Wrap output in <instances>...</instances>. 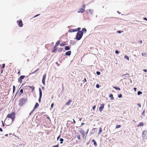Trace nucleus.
<instances>
[{
	"label": "nucleus",
	"instance_id": "f257e3e1",
	"mask_svg": "<svg viewBox=\"0 0 147 147\" xmlns=\"http://www.w3.org/2000/svg\"><path fill=\"white\" fill-rule=\"evenodd\" d=\"M15 113L14 112H12L11 114H8L7 116V117L8 118H10L11 119L12 121H13L15 118Z\"/></svg>",
	"mask_w": 147,
	"mask_h": 147
},
{
	"label": "nucleus",
	"instance_id": "f03ea898",
	"mask_svg": "<svg viewBox=\"0 0 147 147\" xmlns=\"http://www.w3.org/2000/svg\"><path fill=\"white\" fill-rule=\"evenodd\" d=\"M27 100V98L24 99L23 98H22L19 101V106L20 107L22 106L25 103Z\"/></svg>",
	"mask_w": 147,
	"mask_h": 147
},
{
	"label": "nucleus",
	"instance_id": "7ed1b4c3",
	"mask_svg": "<svg viewBox=\"0 0 147 147\" xmlns=\"http://www.w3.org/2000/svg\"><path fill=\"white\" fill-rule=\"evenodd\" d=\"M83 35V32L81 31H78L77 33L76 39L78 40H80Z\"/></svg>",
	"mask_w": 147,
	"mask_h": 147
},
{
	"label": "nucleus",
	"instance_id": "20e7f679",
	"mask_svg": "<svg viewBox=\"0 0 147 147\" xmlns=\"http://www.w3.org/2000/svg\"><path fill=\"white\" fill-rule=\"evenodd\" d=\"M4 121L6 125H9L12 123L13 121H12V120L11 121L9 119H7L6 118L5 120Z\"/></svg>",
	"mask_w": 147,
	"mask_h": 147
},
{
	"label": "nucleus",
	"instance_id": "39448f33",
	"mask_svg": "<svg viewBox=\"0 0 147 147\" xmlns=\"http://www.w3.org/2000/svg\"><path fill=\"white\" fill-rule=\"evenodd\" d=\"M85 5H84L82 6V8H80L79 9V11H78V13H82L84 12V9L85 8Z\"/></svg>",
	"mask_w": 147,
	"mask_h": 147
},
{
	"label": "nucleus",
	"instance_id": "423d86ee",
	"mask_svg": "<svg viewBox=\"0 0 147 147\" xmlns=\"http://www.w3.org/2000/svg\"><path fill=\"white\" fill-rule=\"evenodd\" d=\"M80 133L82 136V137L84 138H86V136H85V132L83 131V130L82 129H81L80 130Z\"/></svg>",
	"mask_w": 147,
	"mask_h": 147
},
{
	"label": "nucleus",
	"instance_id": "0eeeda50",
	"mask_svg": "<svg viewBox=\"0 0 147 147\" xmlns=\"http://www.w3.org/2000/svg\"><path fill=\"white\" fill-rule=\"evenodd\" d=\"M39 97L38 99V101L39 102H40V100L42 97V92L40 88H39Z\"/></svg>",
	"mask_w": 147,
	"mask_h": 147
},
{
	"label": "nucleus",
	"instance_id": "6e6552de",
	"mask_svg": "<svg viewBox=\"0 0 147 147\" xmlns=\"http://www.w3.org/2000/svg\"><path fill=\"white\" fill-rule=\"evenodd\" d=\"M17 23L18 24V25L20 27H22L23 26V24L22 20L18 21Z\"/></svg>",
	"mask_w": 147,
	"mask_h": 147
},
{
	"label": "nucleus",
	"instance_id": "1a4fd4ad",
	"mask_svg": "<svg viewBox=\"0 0 147 147\" xmlns=\"http://www.w3.org/2000/svg\"><path fill=\"white\" fill-rule=\"evenodd\" d=\"M46 75L45 74L43 76V78L42 80V82L43 84L45 85V80L46 78Z\"/></svg>",
	"mask_w": 147,
	"mask_h": 147
},
{
	"label": "nucleus",
	"instance_id": "9d476101",
	"mask_svg": "<svg viewBox=\"0 0 147 147\" xmlns=\"http://www.w3.org/2000/svg\"><path fill=\"white\" fill-rule=\"evenodd\" d=\"M104 104H103L100 105V107L99 108V111L100 112L102 111L103 109L104 108Z\"/></svg>",
	"mask_w": 147,
	"mask_h": 147
},
{
	"label": "nucleus",
	"instance_id": "9b49d317",
	"mask_svg": "<svg viewBox=\"0 0 147 147\" xmlns=\"http://www.w3.org/2000/svg\"><path fill=\"white\" fill-rule=\"evenodd\" d=\"M72 100L71 99H69L68 101L66 103L65 105H66L69 106L70 105L71 103L72 102Z\"/></svg>",
	"mask_w": 147,
	"mask_h": 147
},
{
	"label": "nucleus",
	"instance_id": "f8f14e48",
	"mask_svg": "<svg viewBox=\"0 0 147 147\" xmlns=\"http://www.w3.org/2000/svg\"><path fill=\"white\" fill-rule=\"evenodd\" d=\"M39 106V104L38 103H36L35 105L33 108L34 110H35L36 108H38Z\"/></svg>",
	"mask_w": 147,
	"mask_h": 147
},
{
	"label": "nucleus",
	"instance_id": "ddd939ff",
	"mask_svg": "<svg viewBox=\"0 0 147 147\" xmlns=\"http://www.w3.org/2000/svg\"><path fill=\"white\" fill-rule=\"evenodd\" d=\"M77 32V30H76L75 29H69L68 31V32Z\"/></svg>",
	"mask_w": 147,
	"mask_h": 147
},
{
	"label": "nucleus",
	"instance_id": "4468645a",
	"mask_svg": "<svg viewBox=\"0 0 147 147\" xmlns=\"http://www.w3.org/2000/svg\"><path fill=\"white\" fill-rule=\"evenodd\" d=\"M71 51H68L67 52L65 53V55H66L69 56L71 54Z\"/></svg>",
	"mask_w": 147,
	"mask_h": 147
},
{
	"label": "nucleus",
	"instance_id": "2eb2a0df",
	"mask_svg": "<svg viewBox=\"0 0 147 147\" xmlns=\"http://www.w3.org/2000/svg\"><path fill=\"white\" fill-rule=\"evenodd\" d=\"M86 12L88 14H92V10L90 9H88L86 10Z\"/></svg>",
	"mask_w": 147,
	"mask_h": 147
},
{
	"label": "nucleus",
	"instance_id": "dca6fc26",
	"mask_svg": "<svg viewBox=\"0 0 147 147\" xmlns=\"http://www.w3.org/2000/svg\"><path fill=\"white\" fill-rule=\"evenodd\" d=\"M142 134L144 136V137L147 134V131L146 130H145L143 131Z\"/></svg>",
	"mask_w": 147,
	"mask_h": 147
},
{
	"label": "nucleus",
	"instance_id": "f3484780",
	"mask_svg": "<svg viewBox=\"0 0 147 147\" xmlns=\"http://www.w3.org/2000/svg\"><path fill=\"white\" fill-rule=\"evenodd\" d=\"M109 96L111 98V100H113L114 98V97H113V96L112 94H109Z\"/></svg>",
	"mask_w": 147,
	"mask_h": 147
},
{
	"label": "nucleus",
	"instance_id": "a211bd4d",
	"mask_svg": "<svg viewBox=\"0 0 147 147\" xmlns=\"http://www.w3.org/2000/svg\"><path fill=\"white\" fill-rule=\"evenodd\" d=\"M60 40H59L57 41V42L55 44V47H57V46L60 44Z\"/></svg>",
	"mask_w": 147,
	"mask_h": 147
},
{
	"label": "nucleus",
	"instance_id": "6ab92c4d",
	"mask_svg": "<svg viewBox=\"0 0 147 147\" xmlns=\"http://www.w3.org/2000/svg\"><path fill=\"white\" fill-rule=\"evenodd\" d=\"M92 142H93L94 144V146L95 147L97 146V144L96 142L95 141L94 139H93L92 140Z\"/></svg>",
	"mask_w": 147,
	"mask_h": 147
},
{
	"label": "nucleus",
	"instance_id": "aec40b11",
	"mask_svg": "<svg viewBox=\"0 0 147 147\" xmlns=\"http://www.w3.org/2000/svg\"><path fill=\"white\" fill-rule=\"evenodd\" d=\"M57 49V48L56 47H54L53 48V49L52 50V53L54 52H55V51Z\"/></svg>",
	"mask_w": 147,
	"mask_h": 147
},
{
	"label": "nucleus",
	"instance_id": "412c9836",
	"mask_svg": "<svg viewBox=\"0 0 147 147\" xmlns=\"http://www.w3.org/2000/svg\"><path fill=\"white\" fill-rule=\"evenodd\" d=\"M66 45V42H63L60 45L61 46H64V45Z\"/></svg>",
	"mask_w": 147,
	"mask_h": 147
},
{
	"label": "nucleus",
	"instance_id": "4be33fe9",
	"mask_svg": "<svg viewBox=\"0 0 147 147\" xmlns=\"http://www.w3.org/2000/svg\"><path fill=\"white\" fill-rule=\"evenodd\" d=\"M102 132V129L101 127H100L99 128V132H98V134H100Z\"/></svg>",
	"mask_w": 147,
	"mask_h": 147
},
{
	"label": "nucleus",
	"instance_id": "5701e85b",
	"mask_svg": "<svg viewBox=\"0 0 147 147\" xmlns=\"http://www.w3.org/2000/svg\"><path fill=\"white\" fill-rule=\"evenodd\" d=\"M113 88H115V89H116L117 90H120L121 89L119 87H117L116 86H113Z\"/></svg>",
	"mask_w": 147,
	"mask_h": 147
},
{
	"label": "nucleus",
	"instance_id": "b1692460",
	"mask_svg": "<svg viewBox=\"0 0 147 147\" xmlns=\"http://www.w3.org/2000/svg\"><path fill=\"white\" fill-rule=\"evenodd\" d=\"M65 49L66 50H69L70 49V48L68 46H65Z\"/></svg>",
	"mask_w": 147,
	"mask_h": 147
},
{
	"label": "nucleus",
	"instance_id": "393cba45",
	"mask_svg": "<svg viewBox=\"0 0 147 147\" xmlns=\"http://www.w3.org/2000/svg\"><path fill=\"white\" fill-rule=\"evenodd\" d=\"M144 125L143 123L142 122H140L139 123V125H138V127L139 126H142Z\"/></svg>",
	"mask_w": 147,
	"mask_h": 147
},
{
	"label": "nucleus",
	"instance_id": "a878e982",
	"mask_svg": "<svg viewBox=\"0 0 147 147\" xmlns=\"http://www.w3.org/2000/svg\"><path fill=\"white\" fill-rule=\"evenodd\" d=\"M87 30L85 28H83L82 29V32H85V33L86 32Z\"/></svg>",
	"mask_w": 147,
	"mask_h": 147
},
{
	"label": "nucleus",
	"instance_id": "bb28decb",
	"mask_svg": "<svg viewBox=\"0 0 147 147\" xmlns=\"http://www.w3.org/2000/svg\"><path fill=\"white\" fill-rule=\"evenodd\" d=\"M22 80H21V79H20L19 78L18 79V82H19L20 84H21L22 83Z\"/></svg>",
	"mask_w": 147,
	"mask_h": 147
},
{
	"label": "nucleus",
	"instance_id": "cd10ccee",
	"mask_svg": "<svg viewBox=\"0 0 147 147\" xmlns=\"http://www.w3.org/2000/svg\"><path fill=\"white\" fill-rule=\"evenodd\" d=\"M25 77V76H21L19 78L21 79V80H22Z\"/></svg>",
	"mask_w": 147,
	"mask_h": 147
},
{
	"label": "nucleus",
	"instance_id": "c85d7f7f",
	"mask_svg": "<svg viewBox=\"0 0 147 147\" xmlns=\"http://www.w3.org/2000/svg\"><path fill=\"white\" fill-rule=\"evenodd\" d=\"M29 87L31 88V89L32 90V91L33 92V91L34 90V87L33 86H29Z\"/></svg>",
	"mask_w": 147,
	"mask_h": 147
},
{
	"label": "nucleus",
	"instance_id": "c756f323",
	"mask_svg": "<svg viewBox=\"0 0 147 147\" xmlns=\"http://www.w3.org/2000/svg\"><path fill=\"white\" fill-rule=\"evenodd\" d=\"M76 137L79 140H80V137L79 135H77L76 136Z\"/></svg>",
	"mask_w": 147,
	"mask_h": 147
},
{
	"label": "nucleus",
	"instance_id": "7c9ffc66",
	"mask_svg": "<svg viewBox=\"0 0 147 147\" xmlns=\"http://www.w3.org/2000/svg\"><path fill=\"white\" fill-rule=\"evenodd\" d=\"M121 127V125H117L116 126V128H120Z\"/></svg>",
	"mask_w": 147,
	"mask_h": 147
},
{
	"label": "nucleus",
	"instance_id": "2f4dec72",
	"mask_svg": "<svg viewBox=\"0 0 147 147\" xmlns=\"http://www.w3.org/2000/svg\"><path fill=\"white\" fill-rule=\"evenodd\" d=\"M125 75H127V77H129V74H128V73H127V74H122L121 76H124Z\"/></svg>",
	"mask_w": 147,
	"mask_h": 147
},
{
	"label": "nucleus",
	"instance_id": "473e14b6",
	"mask_svg": "<svg viewBox=\"0 0 147 147\" xmlns=\"http://www.w3.org/2000/svg\"><path fill=\"white\" fill-rule=\"evenodd\" d=\"M5 66V64H3L2 65V66H1V68L2 69H3L4 68Z\"/></svg>",
	"mask_w": 147,
	"mask_h": 147
},
{
	"label": "nucleus",
	"instance_id": "72a5a7b5",
	"mask_svg": "<svg viewBox=\"0 0 147 147\" xmlns=\"http://www.w3.org/2000/svg\"><path fill=\"white\" fill-rule=\"evenodd\" d=\"M125 58H126L128 60H129V57H128L126 55H125Z\"/></svg>",
	"mask_w": 147,
	"mask_h": 147
},
{
	"label": "nucleus",
	"instance_id": "f704fd0d",
	"mask_svg": "<svg viewBox=\"0 0 147 147\" xmlns=\"http://www.w3.org/2000/svg\"><path fill=\"white\" fill-rule=\"evenodd\" d=\"M60 140L61 141L60 143L61 144H62L63 143V139L62 138H61Z\"/></svg>",
	"mask_w": 147,
	"mask_h": 147
},
{
	"label": "nucleus",
	"instance_id": "c9c22d12",
	"mask_svg": "<svg viewBox=\"0 0 147 147\" xmlns=\"http://www.w3.org/2000/svg\"><path fill=\"white\" fill-rule=\"evenodd\" d=\"M142 94V92L141 91H138V95H140V94Z\"/></svg>",
	"mask_w": 147,
	"mask_h": 147
},
{
	"label": "nucleus",
	"instance_id": "e433bc0d",
	"mask_svg": "<svg viewBox=\"0 0 147 147\" xmlns=\"http://www.w3.org/2000/svg\"><path fill=\"white\" fill-rule=\"evenodd\" d=\"M81 29L80 28H78L75 29L76 30H77V31H80V30Z\"/></svg>",
	"mask_w": 147,
	"mask_h": 147
},
{
	"label": "nucleus",
	"instance_id": "4c0bfd02",
	"mask_svg": "<svg viewBox=\"0 0 147 147\" xmlns=\"http://www.w3.org/2000/svg\"><path fill=\"white\" fill-rule=\"evenodd\" d=\"M142 55L143 56H146V53H142Z\"/></svg>",
	"mask_w": 147,
	"mask_h": 147
},
{
	"label": "nucleus",
	"instance_id": "58836bf2",
	"mask_svg": "<svg viewBox=\"0 0 147 147\" xmlns=\"http://www.w3.org/2000/svg\"><path fill=\"white\" fill-rule=\"evenodd\" d=\"M34 110H34V109H33V110L30 113L29 115H31L32 113L33 112Z\"/></svg>",
	"mask_w": 147,
	"mask_h": 147
},
{
	"label": "nucleus",
	"instance_id": "ea45409f",
	"mask_svg": "<svg viewBox=\"0 0 147 147\" xmlns=\"http://www.w3.org/2000/svg\"><path fill=\"white\" fill-rule=\"evenodd\" d=\"M63 50V49L62 48H60L59 49L58 51L59 52H61Z\"/></svg>",
	"mask_w": 147,
	"mask_h": 147
},
{
	"label": "nucleus",
	"instance_id": "a19ab883",
	"mask_svg": "<svg viewBox=\"0 0 147 147\" xmlns=\"http://www.w3.org/2000/svg\"><path fill=\"white\" fill-rule=\"evenodd\" d=\"M96 73L98 75H100V72L99 71H96Z\"/></svg>",
	"mask_w": 147,
	"mask_h": 147
},
{
	"label": "nucleus",
	"instance_id": "79ce46f5",
	"mask_svg": "<svg viewBox=\"0 0 147 147\" xmlns=\"http://www.w3.org/2000/svg\"><path fill=\"white\" fill-rule=\"evenodd\" d=\"M118 97L119 98H121L122 97V95L121 94H120L118 96Z\"/></svg>",
	"mask_w": 147,
	"mask_h": 147
},
{
	"label": "nucleus",
	"instance_id": "37998d69",
	"mask_svg": "<svg viewBox=\"0 0 147 147\" xmlns=\"http://www.w3.org/2000/svg\"><path fill=\"white\" fill-rule=\"evenodd\" d=\"M15 87L14 86H13V93L15 91Z\"/></svg>",
	"mask_w": 147,
	"mask_h": 147
},
{
	"label": "nucleus",
	"instance_id": "c03bdc74",
	"mask_svg": "<svg viewBox=\"0 0 147 147\" xmlns=\"http://www.w3.org/2000/svg\"><path fill=\"white\" fill-rule=\"evenodd\" d=\"M117 32L119 33L120 34V33H121V32H123V31H121L120 30H119V31H117Z\"/></svg>",
	"mask_w": 147,
	"mask_h": 147
},
{
	"label": "nucleus",
	"instance_id": "a18cd8bd",
	"mask_svg": "<svg viewBox=\"0 0 147 147\" xmlns=\"http://www.w3.org/2000/svg\"><path fill=\"white\" fill-rule=\"evenodd\" d=\"M96 87L97 88H98L99 87V85L98 84H97L96 85Z\"/></svg>",
	"mask_w": 147,
	"mask_h": 147
},
{
	"label": "nucleus",
	"instance_id": "49530a36",
	"mask_svg": "<svg viewBox=\"0 0 147 147\" xmlns=\"http://www.w3.org/2000/svg\"><path fill=\"white\" fill-rule=\"evenodd\" d=\"M20 92L21 93H22L23 92V90L22 89H21L20 91Z\"/></svg>",
	"mask_w": 147,
	"mask_h": 147
},
{
	"label": "nucleus",
	"instance_id": "de8ad7c7",
	"mask_svg": "<svg viewBox=\"0 0 147 147\" xmlns=\"http://www.w3.org/2000/svg\"><path fill=\"white\" fill-rule=\"evenodd\" d=\"M137 105L139 107H141V105L140 104L138 103L137 104Z\"/></svg>",
	"mask_w": 147,
	"mask_h": 147
},
{
	"label": "nucleus",
	"instance_id": "09e8293b",
	"mask_svg": "<svg viewBox=\"0 0 147 147\" xmlns=\"http://www.w3.org/2000/svg\"><path fill=\"white\" fill-rule=\"evenodd\" d=\"M115 53L116 54H118L119 53V51L117 50H116L115 51Z\"/></svg>",
	"mask_w": 147,
	"mask_h": 147
},
{
	"label": "nucleus",
	"instance_id": "8fccbe9b",
	"mask_svg": "<svg viewBox=\"0 0 147 147\" xmlns=\"http://www.w3.org/2000/svg\"><path fill=\"white\" fill-rule=\"evenodd\" d=\"M53 105H54V103H52L51 105V108H52L53 107Z\"/></svg>",
	"mask_w": 147,
	"mask_h": 147
},
{
	"label": "nucleus",
	"instance_id": "3c124183",
	"mask_svg": "<svg viewBox=\"0 0 147 147\" xmlns=\"http://www.w3.org/2000/svg\"><path fill=\"white\" fill-rule=\"evenodd\" d=\"M89 131V129H88L86 132V134L87 135Z\"/></svg>",
	"mask_w": 147,
	"mask_h": 147
},
{
	"label": "nucleus",
	"instance_id": "603ef678",
	"mask_svg": "<svg viewBox=\"0 0 147 147\" xmlns=\"http://www.w3.org/2000/svg\"><path fill=\"white\" fill-rule=\"evenodd\" d=\"M86 82V80L85 78H84V80L83 81V82Z\"/></svg>",
	"mask_w": 147,
	"mask_h": 147
},
{
	"label": "nucleus",
	"instance_id": "864d4df0",
	"mask_svg": "<svg viewBox=\"0 0 147 147\" xmlns=\"http://www.w3.org/2000/svg\"><path fill=\"white\" fill-rule=\"evenodd\" d=\"M95 107H96V106H94L93 107V108H92V109L94 110L95 108Z\"/></svg>",
	"mask_w": 147,
	"mask_h": 147
},
{
	"label": "nucleus",
	"instance_id": "5fc2aeb1",
	"mask_svg": "<svg viewBox=\"0 0 147 147\" xmlns=\"http://www.w3.org/2000/svg\"><path fill=\"white\" fill-rule=\"evenodd\" d=\"M53 147H59V146H58V145H55V146H53Z\"/></svg>",
	"mask_w": 147,
	"mask_h": 147
},
{
	"label": "nucleus",
	"instance_id": "6e6d98bb",
	"mask_svg": "<svg viewBox=\"0 0 147 147\" xmlns=\"http://www.w3.org/2000/svg\"><path fill=\"white\" fill-rule=\"evenodd\" d=\"M143 71L146 72L147 71V70L146 69H144L143 70Z\"/></svg>",
	"mask_w": 147,
	"mask_h": 147
},
{
	"label": "nucleus",
	"instance_id": "4d7b16f0",
	"mask_svg": "<svg viewBox=\"0 0 147 147\" xmlns=\"http://www.w3.org/2000/svg\"><path fill=\"white\" fill-rule=\"evenodd\" d=\"M2 125H3V127H4V123H3V121H2Z\"/></svg>",
	"mask_w": 147,
	"mask_h": 147
},
{
	"label": "nucleus",
	"instance_id": "13d9d810",
	"mask_svg": "<svg viewBox=\"0 0 147 147\" xmlns=\"http://www.w3.org/2000/svg\"><path fill=\"white\" fill-rule=\"evenodd\" d=\"M139 42H140V44H142V40H140V41H139Z\"/></svg>",
	"mask_w": 147,
	"mask_h": 147
},
{
	"label": "nucleus",
	"instance_id": "bf43d9fd",
	"mask_svg": "<svg viewBox=\"0 0 147 147\" xmlns=\"http://www.w3.org/2000/svg\"><path fill=\"white\" fill-rule=\"evenodd\" d=\"M60 135H59L58 137H57V140H58L60 138Z\"/></svg>",
	"mask_w": 147,
	"mask_h": 147
},
{
	"label": "nucleus",
	"instance_id": "052dcab7",
	"mask_svg": "<svg viewBox=\"0 0 147 147\" xmlns=\"http://www.w3.org/2000/svg\"><path fill=\"white\" fill-rule=\"evenodd\" d=\"M134 89L135 91H136V90L137 88H134Z\"/></svg>",
	"mask_w": 147,
	"mask_h": 147
},
{
	"label": "nucleus",
	"instance_id": "680f3d73",
	"mask_svg": "<svg viewBox=\"0 0 147 147\" xmlns=\"http://www.w3.org/2000/svg\"><path fill=\"white\" fill-rule=\"evenodd\" d=\"M18 74L19 75L20 74V70L18 72Z\"/></svg>",
	"mask_w": 147,
	"mask_h": 147
},
{
	"label": "nucleus",
	"instance_id": "e2e57ef3",
	"mask_svg": "<svg viewBox=\"0 0 147 147\" xmlns=\"http://www.w3.org/2000/svg\"><path fill=\"white\" fill-rule=\"evenodd\" d=\"M144 20H147V18H144Z\"/></svg>",
	"mask_w": 147,
	"mask_h": 147
},
{
	"label": "nucleus",
	"instance_id": "0e129e2a",
	"mask_svg": "<svg viewBox=\"0 0 147 147\" xmlns=\"http://www.w3.org/2000/svg\"><path fill=\"white\" fill-rule=\"evenodd\" d=\"M0 131H3V130L0 127Z\"/></svg>",
	"mask_w": 147,
	"mask_h": 147
},
{
	"label": "nucleus",
	"instance_id": "69168bd1",
	"mask_svg": "<svg viewBox=\"0 0 147 147\" xmlns=\"http://www.w3.org/2000/svg\"><path fill=\"white\" fill-rule=\"evenodd\" d=\"M144 113H145V111H143V112H142V115L144 114Z\"/></svg>",
	"mask_w": 147,
	"mask_h": 147
},
{
	"label": "nucleus",
	"instance_id": "338daca9",
	"mask_svg": "<svg viewBox=\"0 0 147 147\" xmlns=\"http://www.w3.org/2000/svg\"><path fill=\"white\" fill-rule=\"evenodd\" d=\"M42 89H43V90H44V89H45V88H44V87H43V86L42 87Z\"/></svg>",
	"mask_w": 147,
	"mask_h": 147
},
{
	"label": "nucleus",
	"instance_id": "774afa93",
	"mask_svg": "<svg viewBox=\"0 0 147 147\" xmlns=\"http://www.w3.org/2000/svg\"><path fill=\"white\" fill-rule=\"evenodd\" d=\"M5 136L6 137H7L8 136V134H6V135H5Z\"/></svg>",
	"mask_w": 147,
	"mask_h": 147
}]
</instances>
